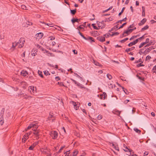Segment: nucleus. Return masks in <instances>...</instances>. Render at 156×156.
Listing matches in <instances>:
<instances>
[{
  "mask_svg": "<svg viewBox=\"0 0 156 156\" xmlns=\"http://www.w3.org/2000/svg\"><path fill=\"white\" fill-rule=\"evenodd\" d=\"M24 42L25 40H24V39L23 38H21L19 40V41L17 43H16L18 45V44H20L19 46V48H21L23 47Z\"/></svg>",
  "mask_w": 156,
  "mask_h": 156,
  "instance_id": "obj_1",
  "label": "nucleus"
},
{
  "mask_svg": "<svg viewBox=\"0 0 156 156\" xmlns=\"http://www.w3.org/2000/svg\"><path fill=\"white\" fill-rule=\"evenodd\" d=\"M51 136L53 139H56L57 137L58 133L56 131H52L51 133Z\"/></svg>",
  "mask_w": 156,
  "mask_h": 156,
  "instance_id": "obj_2",
  "label": "nucleus"
},
{
  "mask_svg": "<svg viewBox=\"0 0 156 156\" xmlns=\"http://www.w3.org/2000/svg\"><path fill=\"white\" fill-rule=\"evenodd\" d=\"M136 27H134L133 29H128L127 30L124 31V33H126V34H127V35H128L129 34V32H130V33L132 32L133 31L136 30Z\"/></svg>",
  "mask_w": 156,
  "mask_h": 156,
  "instance_id": "obj_3",
  "label": "nucleus"
},
{
  "mask_svg": "<svg viewBox=\"0 0 156 156\" xmlns=\"http://www.w3.org/2000/svg\"><path fill=\"white\" fill-rule=\"evenodd\" d=\"M154 49L153 46H151L146 49L144 52V54H147L152 49Z\"/></svg>",
  "mask_w": 156,
  "mask_h": 156,
  "instance_id": "obj_4",
  "label": "nucleus"
},
{
  "mask_svg": "<svg viewBox=\"0 0 156 156\" xmlns=\"http://www.w3.org/2000/svg\"><path fill=\"white\" fill-rule=\"evenodd\" d=\"M97 39L102 42L105 41V37L99 36L97 37Z\"/></svg>",
  "mask_w": 156,
  "mask_h": 156,
  "instance_id": "obj_5",
  "label": "nucleus"
},
{
  "mask_svg": "<svg viewBox=\"0 0 156 156\" xmlns=\"http://www.w3.org/2000/svg\"><path fill=\"white\" fill-rule=\"evenodd\" d=\"M107 95L104 92L103 93V94L101 95V97L100 99H103V100L105 99L107 97Z\"/></svg>",
  "mask_w": 156,
  "mask_h": 156,
  "instance_id": "obj_6",
  "label": "nucleus"
},
{
  "mask_svg": "<svg viewBox=\"0 0 156 156\" xmlns=\"http://www.w3.org/2000/svg\"><path fill=\"white\" fill-rule=\"evenodd\" d=\"M43 36V34L42 33H39L36 34L37 39V38H38V39H41L42 37Z\"/></svg>",
  "mask_w": 156,
  "mask_h": 156,
  "instance_id": "obj_7",
  "label": "nucleus"
},
{
  "mask_svg": "<svg viewBox=\"0 0 156 156\" xmlns=\"http://www.w3.org/2000/svg\"><path fill=\"white\" fill-rule=\"evenodd\" d=\"M86 40L88 41L91 42L92 41L94 42V38L90 37H87L86 39Z\"/></svg>",
  "mask_w": 156,
  "mask_h": 156,
  "instance_id": "obj_8",
  "label": "nucleus"
},
{
  "mask_svg": "<svg viewBox=\"0 0 156 156\" xmlns=\"http://www.w3.org/2000/svg\"><path fill=\"white\" fill-rule=\"evenodd\" d=\"M147 20L146 18H144L139 23L138 25L139 26H141L143 24H144L146 22Z\"/></svg>",
  "mask_w": 156,
  "mask_h": 156,
  "instance_id": "obj_9",
  "label": "nucleus"
},
{
  "mask_svg": "<svg viewBox=\"0 0 156 156\" xmlns=\"http://www.w3.org/2000/svg\"><path fill=\"white\" fill-rule=\"evenodd\" d=\"M80 20V19H79L77 18L76 19H74L73 18L72 19L71 21L74 24L75 22H79V20Z\"/></svg>",
  "mask_w": 156,
  "mask_h": 156,
  "instance_id": "obj_10",
  "label": "nucleus"
},
{
  "mask_svg": "<svg viewBox=\"0 0 156 156\" xmlns=\"http://www.w3.org/2000/svg\"><path fill=\"white\" fill-rule=\"evenodd\" d=\"M126 20H127V18L126 17L122 19V20L118 21L115 24H116L119 23H122V21H126Z\"/></svg>",
  "mask_w": 156,
  "mask_h": 156,
  "instance_id": "obj_11",
  "label": "nucleus"
},
{
  "mask_svg": "<svg viewBox=\"0 0 156 156\" xmlns=\"http://www.w3.org/2000/svg\"><path fill=\"white\" fill-rule=\"evenodd\" d=\"M29 78L30 81L31 82L34 83L36 81L32 76H29Z\"/></svg>",
  "mask_w": 156,
  "mask_h": 156,
  "instance_id": "obj_12",
  "label": "nucleus"
},
{
  "mask_svg": "<svg viewBox=\"0 0 156 156\" xmlns=\"http://www.w3.org/2000/svg\"><path fill=\"white\" fill-rule=\"evenodd\" d=\"M118 25V24H117L116 26H115L114 27L112 28L111 30H109V32H111V31L114 30H118V27L117 26Z\"/></svg>",
  "mask_w": 156,
  "mask_h": 156,
  "instance_id": "obj_13",
  "label": "nucleus"
},
{
  "mask_svg": "<svg viewBox=\"0 0 156 156\" xmlns=\"http://www.w3.org/2000/svg\"><path fill=\"white\" fill-rule=\"evenodd\" d=\"M21 73L23 76H25L28 74V73L26 71L23 70L21 72Z\"/></svg>",
  "mask_w": 156,
  "mask_h": 156,
  "instance_id": "obj_14",
  "label": "nucleus"
},
{
  "mask_svg": "<svg viewBox=\"0 0 156 156\" xmlns=\"http://www.w3.org/2000/svg\"><path fill=\"white\" fill-rule=\"evenodd\" d=\"M4 111H5V108H3L0 112V116H1V117H3V115H4Z\"/></svg>",
  "mask_w": 156,
  "mask_h": 156,
  "instance_id": "obj_15",
  "label": "nucleus"
},
{
  "mask_svg": "<svg viewBox=\"0 0 156 156\" xmlns=\"http://www.w3.org/2000/svg\"><path fill=\"white\" fill-rule=\"evenodd\" d=\"M135 47H133L131 48L126 49L125 51L128 52L129 51H130L133 50V49H135Z\"/></svg>",
  "mask_w": 156,
  "mask_h": 156,
  "instance_id": "obj_16",
  "label": "nucleus"
},
{
  "mask_svg": "<svg viewBox=\"0 0 156 156\" xmlns=\"http://www.w3.org/2000/svg\"><path fill=\"white\" fill-rule=\"evenodd\" d=\"M70 11L71 13L73 15H74L76 12V9L74 10H71L70 9Z\"/></svg>",
  "mask_w": 156,
  "mask_h": 156,
  "instance_id": "obj_17",
  "label": "nucleus"
},
{
  "mask_svg": "<svg viewBox=\"0 0 156 156\" xmlns=\"http://www.w3.org/2000/svg\"><path fill=\"white\" fill-rule=\"evenodd\" d=\"M72 102L73 103V105L74 106L75 109H76V110H77L78 108H79V106H77L76 103L74 101H72Z\"/></svg>",
  "mask_w": 156,
  "mask_h": 156,
  "instance_id": "obj_18",
  "label": "nucleus"
},
{
  "mask_svg": "<svg viewBox=\"0 0 156 156\" xmlns=\"http://www.w3.org/2000/svg\"><path fill=\"white\" fill-rule=\"evenodd\" d=\"M149 28V26L148 25H146L143 28H142L141 29V31L142 32L144 31L145 30H146L148 29Z\"/></svg>",
  "mask_w": 156,
  "mask_h": 156,
  "instance_id": "obj_19",
  "label": "nucleus"
},
{
  "mask_svg": "<svg viewBox=\"0 0 156 156\" xmlns=\"http://www.w3.org/2000/svg\"><path fill=\"white\" fill-rule=\"evenodd\" d=\"M94 64L97 66H101L98 62L95 60H94Z\"/></svg>",
  "mask_w": 156,
  "mask_h": 156,
  "instance_id": "obj_20",
  "label": "nucleus"
},
{
  "mask_svg": "<svg viewBox=\"0 0 156 156\" xmlns=\"http://www.w3.org/2000/svg\"><path fill=\"white\" fill-rule=\"evenodd\" d=\"M140 34H137L136 35H134V36H132L130 39H129V40H131L133 39H134V38H136L137 37H139L140 36Z\"/></svg>",
  "mask_w": 156,
  "mask_h": 156,
  "instance_id": "obj_21",
  "label": "nucleus"
},
{
  "mask_svg": "<svg viewBox=\"0 0 156 156\" xmlns=\"http://www.w3.org/2000/svg\"><path fill=\"white\" fill-rule=\"evenodd\" d=\"M38 74L42 78L44 77V76L42 74V73L41 71L38 70Z\"/></svg>",
  "mask_w": 156,
  "mask_h": 156,
  "instance_id": "obj_22",
  "label": "nucleus"
},
{
  "mask_svg": "<svg viewBox=\"0 0 156 156\" xmlns=\"http://www.w3.org/2000/svg\"><path fill=\"white\" fill-rule=\"evenodd\" d=\"M39 49L42 51H45L46 53H48V51L44 49V48L41 46H39Z\"/></svg>",
  "mask_w": 156,
  "mask_h": 156,
  "instance_id": "obj_23",
  "label": "nucleus"
},
{
  "mask_svg": "<svg viewBox=\"0 0 156 156\" xmlns=\"http://www.w3.org/2000/svg\"><path fill=\"white\" fill-rule=\"evenodd\" d=\"M114 112H117V113H118V114H117V115L118 116H120V114L121 113V111H120L117 110H114Z\"/></svg>",
  "mask_w": 156,
  "mask_h": 156,
  "instance_id": "obj_24",
  "label": "nucleus"
},
{
  "mask_svg": "<svg viewBox=\"0 0 156 156\" xmlns=\"http://www.w3.org/2000/svg\"><path fill=\"white\" fill-rule=\"evenodd\" d=\"M4 123L3 118V117L0 118V124L2 125Z\"/></svg>",
  "mask_w": 156,
  "mask_h": 156,
  "instance_id": "obj_25",
  "label": "nucleus"
},
{
  "mask_svg": "<svg viewBox=\"0 0 156 156\" xmlns=\"http://www.w3.org/2000/svg\"><path fill=\"white\" fill-rule=\"evenodd\" d=\"M78 34L85 40H86V37H85L82 34L80 31H79L78 32Z\"/></svg>",
  "mask_w": 156,
  "mask_h": 156,
  "instance_id": "obj_26",
  "label": "nucleus"
},
{
  "mask_svg": "<svg viewBox=\"0 0 156 156\" xmlns=\"http://www.w3.org/2000/svg\"><path fill=\"white\" fill-rule=\"evenodd\" d=\"M133 129L137 133H140L141 132V131L137 128H134Z\"/></svg>",
  "mask_w": 156,
  "mask_h": 156,
  "instance_id": "obj_27",
  "label": "nucleus"
},
{
  "mask_svg": "<svg viewBox=\"0 0 156 156\" xmlns=\"http://www.w3.org/2000/svg\"><path fill=\"white\" fill-rule=\"evenodd\" d=\"M33 124H30L27 127V129H26V130L27 131V130L29 129H31L32 127H33Z\"/></svg>",
  "mask_w": 156,
  "mask_h": 156,
  "instance_id": "obj_28",
  "label": "nucleus"
},
{
  "mask_svg": "<svg viewBox=\"0 0 156 156\" xmlns=\"http://www.w3.org/2000/svg\"><path fill=\"white\" fill-rule=\"evenodd\" d=\"M44 75L46 76L49 75H50V73H49L48 71L47 70H46L45 71H44Z\"/></svg>",
  "mask_w": 156,
  "mask_h": 156,
  "instance_id": "obj_29",
  "label": "nucleus"
},
{
  "mask_svg": "<svg viewBox=\"0 0 156 156\" xmlns=\"http://www.w3.org/2000/svg\"><path fill=\"white\" fill-rule=\"evenodd\" d=\"M65 147V146L64 145L62 147H61L60 149L57 152L58 154L60 153L61 152L62 150Z\"/></svg>",
  "mask_w": 156,
  "mask_h": 156,
  "instance_id": "obj_30",
  "label": "nucleus"
},
{
  "mask_svg": "<svg viewBox=\"0 0 156 156\" xmlns=\"http://www.w3.org/2000/svg\"><path fill=\"white\" fill-rule=\"evenodd\" d=\"M70 153V151L69 150L68 151H67L66 152H65L64 154H65V156H69V154Z\"/></svg>",
  "mask_w": 156,
  "mask_h": 156,
  "instance_id": "obj_31",
  "label": "nucleus"
},
{
  "mask_svg": "<svg viewBox=\"0 0 156 156\" xmlns=\"http://www.w3.org/2000/svg\"><path fill=\"white\" fill-rule=\"evenodd\" d=\"M124 151H126V152H127V151H129L130 152V154H131V151H132V150H130L129 149H128L127 147H126V149H124Z\"/></svg>",
  "mask_w": 156,
  "mask_h": 156,
  "instance_id": "obj_32",
  "label": "nucleus"
},
{
  "mask_svg": "<svg viewBox=\"0 0 156 156\" xmlns=\"http://www.w3.org/2000/svg\"><path fill=\"white\" fill-rule=\"evenodd\" d=\"M119 34V33L118 32H115V33H113L112 34H111L110 36H112H112H114L117 35Z\"/></svg>",
  "mask_w": 156,
  "mask_h": 156,
  "instance_id": "obj_33",
  "label": "nucleus"
},
{
  "mask_svg": "<svg viewBox=\"0 0 156 156\" xmlns=\"http://www.w3.org/2000/svg\"><path fill=\"white\" fill-rule=\"evenodd\" d=\"M142 62H141L139 64H137V65H136V66L137 67H140V66H144V65H143V64H142Z\"/></svg>",
  "mask_w": 156,
  "mask_h": 156,
  "instance_id": "obj_34",
  "label": "nucleus"
},
{
  "mask_svg": "<svg viewBox=\"0 0 156 156\" xmlns=\"http://www.w3.org/2000/svg\"><path fill=\"white\" fill-rule=\"evenodd\" d=\"M125 9V7H123L122 9V10L121 11V12H120L119 14V16H120L121 14H122L123 12L124 9Z\"/></svg>",
  "mask_w": 156,
  "mask_h": 156,
  "instance_id": "obj_35",
  "label": "nucleus"
},
{
  "mask_svg": "<svg viewBox=\"0 0 156 156\" xmlns=\"http://www.w3.org/2000/svg\"><path fill=\"white\" fill-rule=\"evenodd\" d=\"M107 76L109 80H111L112 78V76L109 74H107Z\"/></svg>",
  "mask_w": 156,
  "mask_h": 156,
  "instance_id": "obj_36",
  "label": "nucleus"
},
{
  "mask_svg": "<svg viewBox=\"0 0 156 156\" xmlns=\"http://www.w3.org/2000/svg\"><path fill=\"white\" fill-rule=\"evenodd\" d=\"M146 44V43H145L144 42L141 43L140 44L139 46V48H141L143 46H144Z\"/></svg>",
  "mask_w": 156,
  "mask_h": 156,
  "instance_id": "obj_37",
  "label": "nucleus"
},
{
  "mask_svg": "<svg viewBox=\"0 0 156 156\" xmlns=\"http://www.w3.org/2000/svg\"><path fill=\"white\" fill-rule=\"evenodd\" d=\"M112 8V6H111V7H110L109 8L107 9H106L105 10H104L103 11V13H104V12H107V11H108V10L111 9Z\"/></svg>",
  "mask_w": 156,
  "mask_h": 156,
  "instance_id": "obj_38",
  "label": "nucleus"
},
{
  "mask_svg": "<svg viewBox=\"0 0 156 156\" xmlns=\"http://www.w3.org/2000/svg\"><path fill=\"white\" fill-rule=\"evenodd\" d=\"M78 153V151H74L73 153V155L72 156H76L77 154Z\"/></svg>",
  "mask_w": 156,
  "mask_h": 156,
  "instance_id": "obj_39",
  "label": "nucleus"
},
{
  "mask_svg": "<svg viewBox=\"0 0 156 156\" xmlns=\"http://www.w3.org/2000/svg\"><path fill=\"white\" fill-rule=\"evenodd\" d=\"M135 44L134 43V42L133 41L132 42H130V43H129V44H128V46L129 47H131V46H132V45H135Z\"/></svg>",
  "mask_w": 156,
  "mask_h": 156,
  "instance_id": "obj_40",
  "label": "nucleus"
},
{
  "mask_svg": "<svg viewBox=\"0 0 156 156\" xmlns=\"http://www.w3.org/2000/svg\"><path fill=\"white\" fill-rule=\"evenodd\" d=\"M128 40V38L127 37V38H125L124 39L121 40V41H120V42H121V43H123V42H125V41H126L127 40Z\"/></svg>",
  "mask_w": 156,
  "mask_h": 156,
  "instance_id": "obj_41",
  "label": "nucleus"
},
{
  "mask_svg": "<svg viewBox=\"0 0 156 156\" xmlns=\"http://www.w3.org/2000/svg\"><path fill=\"white\" fill-rule=\"evenodd\" d=\"M76 85L78 87H80L81 88H84L83 87L82 85L80 84V83H78Z\"/></svg>",
  "mask_w": 156,
  "mask_h": 156,
  "instance_id": "obj_42",
  "label": "nucleus"
},
{
  "mask_svg": "<svg viewBox=\"0 0 156 156\" xmlns=\"http://www.w3.org/2000/svg\"><path fill=\"white\" fill-rule=\"evenodd\" d=\"M92 27H93L94 28V29H95L96 30H98L99 29L96 26H95V24H94V23L92 24Z\"/></svg>",
  "mask_w": 156,
  "mask_h": 156,
  "instance_id": "obj_43",
  "label": "nucleus"
},
{
  "mask_svg": "<svg viewBox=\"0 0 156 156\" xmlns=\"http://www.w3.org/2000/svg\"><path fill=\"white\" fill-rule=\"evenodd\" d=\"M111 34L109 33L106 34L104 35V36L106 38L108 37L109 35H110Z\"/></svg>",
  "mask_w": 156,
  "mask_h": 156,
  "instance_id": "obj_44",
  "label": "nucleus"
},
{
  "mask_svg": "<svg viewBox=\"0 0 156 156\" xmlns=\"http://www.w3.org/2000/svg\"><path fill=\"white\" fill-rule=\"evenodd\" d=\"M126 23H123L121 26L118 28V29L122 28L126 24Z\"/></svg>",
  "mask_w": 156,
  "mask_h": 156,
  "instance_id": "obj_45",
  "label": "nucleus"
},
{
  "mask_svg": "<svg viewBox=\"0 0 156 156\" xmlns=\"http://www.w3.org/2000/svg\"><path fill=\"white\" fill-rule=\"evenodd\" d=\"M21 8L24 10H27L26 9V6L24 5H21Z\"/></svg>",
  "mask_w": 156,
  "mask_h": 156,
  "instance_id": "obj_46",
  "label": "nucleus"
},
{
  "mask_svg": "<svg viewBox=\"0 0 156 156\" xmlns=\"http://www.w3.org/2000/svg\"><path fill=\"white\" fill-rule=\"evenodd\" d=\"M144 50V49L143 48V49H140L139 50V53L140 55H141L142 53H144V52H143V51Z\"/></svg>",
  "mask_w": 156,
  "mask_h": 156,
  "instance_id": "obj_47",
  "label": "nucleus"
},
{
  "mask_svg": "<svg viewBox=\"0 0 156 156\" xmlns=\"http://www.w3.org/2000/svg\"><path fill=\"white\" fill-rule=\"evenodd\" d=\"M152 70L153 71V73H156V72L155 71V70H156V65L153 67Z\"/></svg>",
  "mask_w": 156,
  "mask_h": 156,
  "instance_id": "obj_48",
  "label": "nucleus"
},
{
  "mask_svg": "<svg viewBox=\"0 0 156 156\" xmlns=\"http://www.w3.org/2000/svg\"><path fill=\"white\" fill-rule=\"evenodd\" d=\"M143 62L142 61V60L141 58H140L138 60H136L135 61V63H138V62Z\"/></svg>",
  "mask_w": 156,
  "mask_h": 156,
  "instance_id": "obj_49",
  "label": "nucleus"
},
{
  "mask_svg": "<svg viewBox=\"0 0 156 156\" xmlns=\"http://www.w3.org/2000/svg\"><path fill=\"white\" fill-rule=\"evenodd\" d=\"M54 118V117L53 115H50L48 117V119L50 120H51V119Z\"/></svg>",
  "mask_w": 156,
  "mask_h": 156,
  "instance_id": "obj_50",
  "label": "nucleus"
},
{
  "mask_svg": "<svg viewBox=\"0 0 156 156\" xmlns=\"http://www.w3.org/2000/svg\"><path fill=\"white\" fill-rule=\"evenodd\" d=\"M58 84L59 85L61 86H65L62 82H58Z\"/></svg>",
  "mask_w": 156,
  "mask_h": 156,
  "instance_id": "obj_51",
  "label": "nucleus"
},
{
  "mask_svg": "<svg viewBox=\"0 0 156 156\" xmlns=\"http://www.w3.org/2000/svg\"><path fill=\"white\" fill-rule=\"evenodd\" d=\"M38 133L39 132L38 131H35L34 133V134L36 136V137H37L38 136Z\"/></svg>",
  "mask_w": 156,
  "mask_h": 156,
  "instance_id": "obj_52",
  "label": "nucleus"
},
{
  "mask_svg": "<svg viewBox=\"0 0 156 156\" xmlns=\"http://www.w3.org/2000/svg\"><path fill=\"white\" fill-rule=\"evenodd\" d=\"M33 128H34L35 129H37L38 127L37 125L35 124H33Z\"/></svg>",
  "mask_w": 156,
  "mask_h": 156,
  "instance_id": "obj_53",
  "label": "nucleus"
},
{
  "mask_svg": "<svg viewBox=\"0 0 156 156\" xmlns=\"http://www.w3.org/2000/svg\"><path fill=\"white\" fill-rule=\"evenodd\" d=\"M17 45H18L16 43V42H15L14 43H13L12 47L14 48Z\"/></svg>",
  "mask_w": 156,
  "mask_h": 156,
  "instance_id": "obj_54",
  "label": "nucleus"
},
{
  "mask_svg": "<svg viewBox=\"0 0 156 156\" xmlns=\"http://www.w3.org/2000/svg\"><path fill=\"white\" fill-rule=\"evenodd\" d=\"M150 45H151V44H147L143 48L144 49H146L147 47H149Z\"/></svg>",
  "mask_w": 156,
  "mask_h": 156,
  "instance_id": "obj_55",
  "label": "nucleus"
},
{
  "mask_svg": "<svg viewBox=\"0 0 156 156\" xmlns=\"http://www.w3.org/2000/svg\"><path fill=\"white\" fill-rule=\"evenodd\" d=\"M146 34H145L144 35H143V36H142V37L138 38V39L139 40H141V39H143L144 38V35H145Z\"/></svg>",
  "mask_w": 156,
  "mask_h": 156,
  "instance_id": "obj_56",
  "label": "nucleus"
},
{
  "mask_svg": "<svg viewBox=\"0 0 156 156\" xmlns=\"http://www.w3.org/2000/svg\"><path fill=\"white\" fill-rule=\"evenodd\" d=\"M84 27V26H83V25H82L79 26V28L80 29H83Z\"/></svg>",
  "mask_w": 156,
  "mask_h": 156,
  "instance_id": "obj_57",
  "label": "nucleus"
},
{
  "mask_svg": "<svg viewBox=\"0 0 156 156\" xmlns=\"http://www.w3.org/2000/svg\"><path fill=\"white\" fill-rule=\"evenodd\" d=\"M97 118H98V119L100 120L102 118V116L101 115H99L97 117Z\"/></svg>",
  "mask_w": 156,
  "mask_h": 156,
  "instance_id": "obj_58",
  "label": "nucleus"
},
{
  "mask_svg": "<svg viewBox=\"0 0 156 156\" xmlns=\"http://www.w3.org/2000/svg\"><path fill=\"white\" fill-rule=\"evenodd\" d=\"M151 58V57L149 55L147 56L146 58V60H147L148 59H150Z\"/></svg>",
  "mask_w": 156,
  "mask_h": 156,
  "instance_id": "obj_59",
  "label": "nucleus"
},
{
  "mask_svg": "<svg viewBox=\"0 0 156 156\" xmlns=\"http://www.w3.org/2000/svg\"><path fill=\"white\" fill-rule=\"evenodd\" d=\"M55 79L57 81H58V80H60V78L58 76H56L55 77Z\"/></svg>",
  "mask_w": 156,
  "mask_h": 156,
  "instance_id": "obj_60",
  "label": "nucleus"
},
{
  "mask_svg": "<svg viewBox=\"0 0 156 156\" xmlns=\"http://www.w3.org/2000/svg\"><path fill=\"white\" fill-rule=\"evenodd\" d=\"M113 147L115 148L116 150H117L118 151H119V147L117 146H116L115 145Z\"/></svg>",
  "mask_w": 156,
  "mask_h": 156,
  "instance_id": "obj_61",
  "label": "nucleus"
},
{
  "mask_svg": "<svg viewBox=\"0 0 156 156\" xmlns=\"http://www.w3.org/2000/svg\"><path fill=\"white\" fill-rule=\"evenodd\" d=\"M71 80L73 81V82L74 83L76 84L77 83H78V82H77L76 80H73V79H71Z\"/></svg>",
  "mask_w": 156,
  "mask_h": 156,
  "instance_id": "obj_62",
  "label": "nucleus"
},
{
  "mask_svg": "<svg viewBox=\"0 0 156 156\" xmlns=\"http://www.w3.org/2000/svg\"><path fill=\"white\" fill-rule=\"evenodd\" d=\"M139 40L138 39V38L136 39L135 41H134V43L135 44H136L139 41Z\"/></svg>",
  "mask_w": 156,
  "mask_h": 156,
  "instance_id": "obj_63",
  "label": "nucleus"
},
{
  "mask_svg": "<svg viewBox=\"0 0 156 156\" xmlns=\"http://www.w3.org/2000/svg\"><path fill=\"white\" fill-rule=\"evenodd\" d=\"M34 147L33 146H31L29 148V150H33L34 149Z\"/></svg>",
  "mask_w": 156,
  "mask_h": 156,
  "instance_id": "obj_64",
  "label": "nucleus"
}]
</instances>
